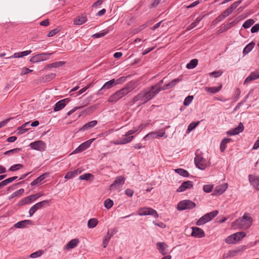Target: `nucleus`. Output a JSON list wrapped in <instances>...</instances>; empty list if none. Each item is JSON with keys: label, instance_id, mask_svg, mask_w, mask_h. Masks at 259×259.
Listing matches in <instances>:
<instances>
[{"label": "nucleus", "instance_id": "nucleus-2", "mask_svg": "<svg viewBox=\"0 0 259 259\" xmlns=\"http://www.w3.org/2000/svg\"><path fill=\"white\" fill-rule=\"evenodd\" d=\"M133 89L134 88L130 85L122 88L110 96L108 99V101L110 103H115L130 93Z\"/></svg>", "mask_w": 259, "mask_h": 259}, {"label": "nucleus", "instance_id": "nucleus-46", "mask_svg": "<svg viewBox=\"0 0 259 259\" xmlns=\"http://www.w3.org/2000/svg\"><path fill=\"white\" fill-rule=\"evenodd\" d=\"M208 222V221L207 220L205 216L204 215L201 217L196 223V225L197 226H201L205 223Z\"/></svg>", "mask_w": 259, "mask_h": 259}, {"label": "nucleus", "instance_id": "nucleus-48", "mask_svg": "<svg viewBox=\"0 0 259 259\" xmlns=\"http://www.w3.org/2000/svg\"><path fill=\"white\" fill-rule=\"evenodd\" d=\"M23 167V165L21 164H14L10 167L9 170L11 171H15L19 170Z\"/></svg>", "mask_w": 259, "mask_h": 259}, {"label": "nucleus", "instance_id": "nucleus-3", "mask_svg": "<svg viewBox=\"0 0 259 259\" xmlns=\"http://www.w3.org/2000/svg\"><path fill=\"white\" fill-rule=\"evenodd\" d=\"M252 222V218L249 216V214L245 212L241 218L236 220L234 222V225L238 227L247 229L251 226Z\"/></svg>", "mask_w": 259, "mask_h": 259}, {"label": "nucleus", "instance_id": "nucleus-40", "mask_svg": "<svg viewBox=\"0 0 259 259\" xmlns=\"http://www.w3.org/2000/svg\"><path fill=\"white\" fill-rule=\"evenodd\" d=\"M225 242L227 244H234L236 241V239L234 236V234L227 237L225 239Z\"/></svg>", "mask_w": 259, "mask_h": 259}, {"label": "nucleus", "instance_id": "nucleus-44", "mask_svg": "<svg viewBox=\"0 0 259 259\" xmlns=\"http://www.w3.org/2000/svg\"><path fill=\"white\" fill-rule=\"evenodd\" d=\"M179 81V78H176V79L172 80L171 81H170L168 83L165 84V89H166V90H167V89H169L170 88H171L175 87Z\"/></svg>", "mask_w": 259, "mask_h": 259}, {"label": "nucleus", "instance_id": "nucleus-29", "mask_svg": "<svg viewBox=\"0 0 259 259\" xmlns=\"http://www.w3.org/2000/svg\"><path fill=\"white\" fill-rule=\"evenodd\" d=\"M97 124V121L92 120L88 123L85 124L81 128H80L79 131H85L89 128L94 127Z\"/></svg>", "mask_w": 259, "mask_h": 259}, {"label": "nucleus", "instance_id": "nucleus-30", "mask_svg": "<svg viewBox=\"0 0 259 259\" xmlns=\"http://www.w3.org/2000/svg\"><path fill=\"white\" fill-rule=\"evenodd\" d=\"M56 76V74L55 73H51L49 74H47L42 77H40L39 80L40 81L42 82H49L54 78Z\"/></svg>", "mask_w": 259, "mask_h": 259}, {"label": "nucleus", "instance_id": "nucleus-34", "mask_svg": "<svg viewBox=\"0 0 259 259\" xmlns=\"http://www.w3.org/2000/svg\"><path fill=\"white\" fill-rule=\"evenodd\" d=\"M113 233H110L109 232H107L106 236L103 240V246L104 248L106 247L109 242V240H110L111 238L113 236Z\"/></svg>", "mask_w": 259, "mask_h": 259}, {"label": "nucleus", "instance_id": "nucleus-52", "mask_svg": "<svg viewBox=\"0 0 259 259\" xmlns=\"http://www.w3.org/2000/svg\"><path fill=\"white\" fill-rule=\"evenodd\" d=\"M241 3V1L234 2L228 8L233 12Z\"/></svg>", "mask_w": 259, "mask_h": 259}, {"label": "nucleus", "instance_id": "nucleus-60", "mask_svg": "<svg viewBox=\"0 0 259 259\" xmlns=\"http://www.w3.org/2000/svg\"><path fill=\"white\" fill-rule=\"evenodd\" d=\"M223 72L222 71H217L211 72L209 75L212 76L214 77H218L222 75Z\"/></svg>", "mask_w": 259, "mask_h": 259}, {"label": "nucleus", "instance_id": "nucleus-33", "mask_svg": "<svg viewBox=\"0 0 259 259\" xmlns=\"http://www.w3.org/2000/svg\"><path fill=\"white\" fill-rule=\"evenodd\" d=\"M222 88V85L218 87H205L204 90L210 93L215 94L219 92L221 90Z\"/></svg>", "mask_w": 259, "mask_h": 259}, {"label": "nucleus", "instance_id": "nucleus-12", "mask_svg": "<svg viewBox=\"0 0 259 259\" xmlns=\"http://www.w3.org/2000/svg\"><path fill=\"white\" fill-rule=\"evenodd\" d=\"M29 146L32 149L42 151L46 148V143L41 140H38L30 144Z\"/></svg>", "mask_w": 259, "mask_h": 259}, {"label": "nucleus", "instance_id": "nucleus-42", "mask_svg": "<svg viewBox=\"0 0 259 259\" xmlns=\"http://www.w3.org/2000/svg\"><path fill=\"white\" fill-rule=\"evenodd\" d=\"M198 64V60L196 59H192L190 62L187 64V68L188 69H193Z\"/></svg>", "mask_w": 259, "mask_h": 259}, {"label": "nucleus", "instance_id": "nucleus-7", "mask_svg": "<svg viewBox=\"0 0 259 259\" xmlns=\"http://www.w3.org/2000/svg\"><path fill=\"white\" fill-rule=\"evenodd\" d=\"M52 54V53H43L37 54L32 57L30 59V61L35 63L47 60L48 59V56H51Z\"/></svg>", "mask_w": 259, "mask_h": 259}, {"label": "nucleus", "instance_id": "nucleus-17", "mask_svg": "<svg viewBox=\"0 0 259 259\" xmlns=\"http://www.w3.org/2000/svg\"><path fill=\"white\" fill-rule=\"evenodd\" d=\"M245 249V247L243 246L241 249H234V250H229L227 253L223 255V258H227L228 257H233L237 255L241 252V251H243Z\"/></svg>", "mask_w": 259, "mask_h": 259}, {"label": "nucleus", "instance_id": "nucleus-53", "mask_svg": "<svg viewBox=\"0 0 259 259\" xmlns=\"http://www.w3.org/2000/svg\"><path fill=\"white\" fill-rule=\"evenodd\" d=\"M42 253H43L42 251L41 250H39L35 252L31 253L29 256L31 258H36V257L40 256L42 254Z\"/></svg>", "mask_w": 259, "mask_h": 259}, {"label": "nucleus", "instance_id": "nucleus-38", "mask_svg": "<svg viewBox=\"0 0 259 259\" xmlns=\"http://www.w3.org/2000/svg\"><path fill=\"white\" fill-rule=\"evenodd\" d=\"M255 46V43L253 42H251L249 44H248L243 49V53L244 55H246L250 52L254 48Z\"/></svg>", "mask_w": 259, "mask_h": 259}, {"label": "nucleus", "instance_id": "nucleus-37", "mask_svg": "<svg viewBox=\"0 0 259 259\" xmlns=\"http://www.w3.org/2000/svg\"><path fill=\"white\" fill-rule=\"evenodd\" d=\"M231 141V139L230 138H225L224 139L220 144V150L222 152H224L226 148V145L228 143Z\"/></svg>", "mask_w": 259, "mask_h": 259}, {"label": "nucleus", "instance_id": "nucleus-49", "mask_svg": "<svg viewBox=\"0 0 259 259\" xmlns=\"http://www.w3.org/2000/svg\"><path fill=\"white\" fill-rule=\"evenodd\" d=\"M94 176L92 174L87 173L83 175H82L79 176V179L81 180H85L88 181L90 180L91 178H93Z\"/></svg>", "mask_w": 259, "mask_h": 259}, {"label": "nucleus", "instance_id": "nucleus-58", "mask_svg": "<svg viewBox=\"0 0 259 259\" xmlns=\"http://www.w3.org/2000/svg\"><path fill=\"white\" fill-rule=\"evenodd\" d=\"M213 188V186L212 185H205L203 186V190L204 192L206 193L210 192Z\"/></svg>", "mask_w": 259, "mask_h": 259}, {"label": "nucleus", "instance_id": "nucleus-54", "mask_svg": "<svg viewBox=\"0 0 259 259\" xmlns=\"http://www.w3.org/2000/svg\"><path fill=\"white\" fill-rule=\"evenodd\" d=\"M64 63L65 62L63 61L56 62L51 64L50 65V67L52 68H58L62 66Z\"/></svg>", "mask_w": 259, "mask_h": 259}, {"label": "nucleus", "instance_id": "nucleus-4", "mask_svg": "<svg viewBox=\"0 0 259 259\" xmlns=\"http://www.w3.org/2000/svg\"><path fill=\"white\" fill-rule=\"evenodd\" d=\"M139 130V128L134 127L132 130L127 132L124 136L125 138H121L111 142L114 145H123L130 143L134 138V136H131Z\"/></svg>", "mask_w": 259, "mask_h": 259}, {"label": "nucleus", "instance_id": "nucleus-6", "mask_svg": "<svg viewBox=\"0 0 259 259\" xmlns=\"http://www.w3.org/2000/svg\"><path fill=\"white\" fill-rule=\"evenodd\" d=\"M138 214L140 216L151 215L155 218H158V214L157 211L150 207H144L139 209L138 211Z\"/></svg>", "mask_w": 259, "mask_h": 259}, {"label": "nucleus", "instance_id": "nucleus-39", "mask_svg": "<svg viewBox=\"0 0 259 259\" xmlns=\"http://www.w3.org/2000/svg\"><path fill=\"white\" fill-rule=\"evenodd\" d=\"M175 171L179 175L184 177H188L189 176V172L182 168H177L175 169Z\"/></svg>", "mask_w": 259, "mask_h": 259}, {"label": "nucleus", "instance_id": "nucleus-11", "mask_svg": "<svg viewBox=\"0 0 259 259\" xmlns=\"http://www.w3.org/2000/svg\"><path fill=\"white\" fill-rule=\"evenodd\" d=\"M125 179L122 176H118L116 177L115 180L110 185V190H116L118 189L123 185L125 182Z\"/></svg>", "mask_w": 259, "mask_h": 259}, {"label": "nucleus", "instance_id": "nucleus-41", "mask_svg": "<svg viewBox=\"0 0 259 259\" xmlns=\"http://www.w3.org/2000/svg\"><path fill=\"white\" fill-rule=\"evenodd\" d=\"M234 24H235V23L234 22H231L227 24H225L222 26V28L219 30V32L220 33H221V32L226 31L227 30L231 28L232 27H233Z\"/></svg>", "mask_w": 259, "mask_h": 259}, {"label": "nucleus", "instance_id": "nucleus-16", "mask_svg": "<svg viewBox=\"0 0 259 259\" xmlns=\"http://www.w3.org/2000/svg\"><path fill=\"white\" fill-rule=\"evenodd\" d=\"M192 236L197 238H202L205 236V233L202 229L196 227H192Z\"/></svg>", "mask_w": 259, "mask_h": 259}, {"label": "nucleus", "instance_id": "nucleus-45", "mask_svg": "<svg viewBox=\"0 0 259 259\" xmlns=\"http://www.w3.org/2000/svg\"><path fill=\"white\" fill-rule=\"evenodd\" d=\"M234 236L236 239V241H239L243 239L245 236L246 233L244 232H239L234 233Z\"/></svg>", "mask_w": 259, "mask_h": 259}, {"label": "nucleus", "instance_id": "nucleus-10", "mask_svg": "<svg viewBox=\"0 0 259 259\" xmlns=\"http://www.w3.org/2000/svg\"><path fill=\"white\" fill-rule=\"evenodd\" d=\"M49 200H44L36 203L33 205L29 209V215L30 216L32 215L38 209H41V208L45 207L46 205H49Z\"/></svg>", "mask_w": 259, "mask_h": 259}, {"label": "nucleus", "instance_id": "nucleus-55", "mask_svg": "<svg viewBox=\"0 0 259 259\" xmlns=\"http://www.w3.org/2000/svg\"><path fill=\"white\" fill-rule=\"evenodd\" d=\"M21 150L20 148H15L13 149H11L8 151H6L4 153V154L6 155H9V154H12L14 153H16L19 152Z\"/></svg>", "mask_w": 259, "mask_h": 259}, {"label": "nucleus", "instance_id": "nucleus-18", "mask_svg": "<svg viewBox=\"0 0 259 259\" xmlns=\"http://www.w3.org/2000/svg\"><path fill=\"white\" fill-rule=\"evenodd\" d=\"M193 182L190 181H187L183 182L181 185L177 189V192H182L185 191L187 189L193 187Z\"/></svg>", "mask_w": 259, "mask_h": 259}, {"label": "nucleus", "instance_id": "nucleus-64", "mask_svg": "<svg viewBox=\"0 0 259 259\" xmlns=\"http://www.w3.org/2000/svg\"><path fill=\"white\" fill-rule=\"evenodd\" d=\"M24 189L21 188V189H19V190L15 191L14 193V195L16 196V197H18V196L21 195L24 193Z\"/></svg>", "mask_w": 259, "mask_h": 259}, {"label": "nucleus", "instance_id": "nucleus-23", "mask_svg": "<svg viewBox=\"0 0 259 259\" xmlns=\"http://www.w3.org/2000/svg\"><path fill=\"white\" fill-rule=\"evenodd\" d=\"M87 21V18L85 15L82 14L81 16L77 17L73 20L74 24L75 25H81Z\"/></svg>", "mask_w": 259, "mask_h": 259}, {"label": "nucleus", "instance_id": "nucleus-36", "mask_svg": "<svg viewBox=\"0 0 259 259\" xmlns=\"http://www.w3.org/2000/svg\"><path fill=\"white\" fill-rule=\"evenodd\" d=\"M98 221L96 218L90 219L88 222V227L90 229L95 228L98 224Z\"/></svg>", "mask_w": 259, "mask_h": 259}, {"label": "nucleus", "instance_id": "nucleus-43", "mask_svg": "<svg viewBox=\"0 0 259 259\" xmlns=\"http://www.w3.org/2000/svg\"><path fill=\"white\" fill-rule=\"evenodd\" d=\"M202 19V17H197L195 20L192 22L189 26L187 28V30H190L193 28H194L195 27H196L197 24L199 23V22L201 21V20Z\"/></svg>", "mask_w": 259, "mask_h": 259}, {"label": "nucleus", "instance_id": "nucleus-20", "mask_svg": "<svg viewBox=\"0 0 259 259\" xmlns=\"http://www.w3.org/2000/svg\"><path fill=\"white\" fill-rule=\"evenodd\" d=\"M232 12L229 9L227 8L226 10L223 12L215 19L214 20V22L218 23L224 20L226 17L228 16Z\"/></svg>", "mask_w": 259, "mask_h": 259}, {"label": "nucleus", "instance_id": "nucleus-35", "mask_svg": "<svg viewBox=\"0 0 259 259\" xmlns=\"http://www.w3.org/2000/svg\"><path fill=\"white\" fill-rule=\"evenodd\" d=\"M219 213V211L217 210H213L211 212L207 213L206 214H204L205 216V218H206L207 220L208 221V222L212 220L215 216L218 215Z\"/></svg>", "mask_w": 259, "mask_h": 259}, {"label": "nucleus", "instance_id": "nucleus-56", "mask_svg": "<svg viewBox=\"0 0 259 259\" xmlns=\"http://www.w3.org/2000/svg\"><path fill=\"white\" fill-rule=\"evenodd\" d=\"M60 29L57 28H55L51 31H50V32L48 34L47 36L48 37H52L56 35L57 33H58L60 31Z\"/></svg>", "mask_w": 259, "mask_h": 259}, {"label": "nucleus", "instance_id": "nucleus-47", "mask_svg": "<svg viewBox=\"0 0 259 259\" xmlns=\"http://www.w3.org/2000/svg\"><path fill=\"white\" fill-rule=\"evenodd\" d=\"M113 204V201L110 199H107L104 202V206L108 209L111 208Z\"/></svg>", "mask_w": 259, "mask_h": 259}, {"label": "nucleus", "instance_id": "nucleus-50", "mask_svg": "<svg viewBox=\"0 0 259 259\" xmlns=\"http://www.w3.org/2000/svg\"><path fill=\"white\" fill-rule=\"evenodd\" d=\"M254 21L252 19H248L243 24L242 26L244 28H248L252 25Z\"/></svg>", "mask_w": 259, "mask_h": 259}, {"label": "nucleus", "instance_id": "nucleus-61", "mask_svg": "<svg viewBox=\"0 0 259 259\" xmlns=\"http://www.w3.org/2000/svg\"><path fill=\"white\" fill-rule=\"evenodd\" d=\"M32 71V70H30L27 68H23L21 72L20 75L21 76L26 75L29 72H31Z\"/></svg>", "mask_w": 259, "mask_h": 259}, {"label": "nucleus", "instance_id": "nucleus-31", "mask_svg": "<svg viewBox=\"0 0 259 259\" xmlns=\"http://www.w3.org/2000/svg\"><path fill=\"white\" fill-rule=\"evenodd\" d=\"M48 174L47 173H45L38 178H37L36 179H35L34 181H33L30 185L31 186H34L38 183H40L41 181H42L47 176Z\"/></svg>", "mask_w": 259, "mask_h": 259}, {"label": "nucleus", "instance_id": "nucleus-5", "mask_svg": "<svg viewBox=\"0 0 259 259\" xmlns=\"http://www.w3.org/2000/svg\"><path fill=\"white\" fill-rule=\"evenodd\" d=\"M195 203L189 200L181 201L177 204V208L178 210L182 211L186 209H191L195 207Z\"/></svg>", "mask_w": 259, "mask_h": 259}, {"label": "nucleus", "instance_id": "nucleus-8", "mask_svg": "<svg viewBox=\"0 0 259 259\" xmlns=\"http://www.w3.org/2000/svg\"><path fill=\"white\" fill-rule=\"evenodd\" d=\"M43 195V194L41 193H38L35 194L31 195L28 196L26 197H25L22 199L19 202V204L20 205H23L26 204L30 203L32 201H34L39 197H41Z\"/></svg>", "mask_w": 259, "mask_h": 259}, {"label": "nucleus", "instance_id": "nucleus-22", "mask_svg": "<svg viewBox=\"0 0 259 259\" xmlns=\"http://www.w3.org/2000/svg\"><path fill=\"white\" fill-rule=\"evenodd\" d=\"M259 78V71L252 72L250 75L246 77L244 81V84H247Z\"/></svg>", "mask_w": 259, "mask_h": 259}, {"label": "nucleus", "instance_id": "nucleus-51", "mask_svg": "<svg viewBox=\"0 0 259 259\" xmlns=\"http://www.w3.org/2000/svg\"><path fill=\"white\" fill-rule=\"evenodd\" d=\"M193 99V96H188L187 97L184 101V105L186 106H187L190 104V103L192 102V100Z\"/></svg>", "mask_w": 259, "mask_h": 259}, {"label": "nucleus", "instance_id": "nucleus-63", "mask_svg": "<svg viewBox=\"0 0 259 259\" xmlns=\"http://www.w3.org/2000/svg\"><path fill=\"white\" fill-rule=\"evenodd\" d=\"M259 30V24H255L251 29V33H255Z\"/></svg>", "mask_w": 259, "mask_h": 259}, {"label": "nucleus", "instance_id": "nucleus-26", "mask_svg": "<svg viewBox=\"0 0 259 259\" xmlns=\"http://www.w3.org/2000/svg\"><path fill=\"white\" fill-rule=\"evenodd\" d=\"M79 241L78 239L75 238L71 240L65 246V249H70L75 248L77 246Z\"/></svg>", "mask_w": 259, "mask_h": 259}, {"label": "nucleus", "instance_id": "nucleus-57", "mask_svg": "<svg viewBox=\"0 0 259 259\" xmlns=\"http://www.w3.org/2000/svg\"><path fill=\"white\" fill-rule=\"evenodd\" d=\"M199 122L198 121V122H193L190 123L188 125L187 130L189 132L192 131L196 127V126L199 124Z\"/></svg>", "mask_w": 259, "mask_h": 259}, {"label": "nucleus", "instance_id": "nucleus-1", "mask_svg": "<svg viewBox=\"0 0 259 259\" xmlns=\"http://www.w3.org/2000/svg\"><path fill=\"white\" fill-rule=\"evenodd\" d=\"M164 79V78L154 85H152L141 91L133 99L132 101L133 104H135L137 102H139V105L146 104L149 101L154 98L160 92L166 90L165 84L163 87H161L162 84L163 83Z\"/></svg>", "mask_w": 259, "mask_h": 259}, {"label": "nucleus", "instance_id": "nucleus-59", "mask_svg": "<svg viewBox=\"0 0 259 259\" xmlns=\"http://www.w3.org/2000/svg\"><path fill=\"white\" fill-rule=\"evenodd\" d=\"M107 33V31H105L101 33H96L93 34L92 36L94 38H100L105 36Z\"/></svg>", "mask_w": 259, "mask_h": 259}, {"label": "nucleus", "instance_id": "nucleus-32", "mask_svg": "<svg viewBox=\"0 0 259 259\" xmlns=\"http://www.w3.org/2000/svg\"><path fill=\"white\" fill-rule=\"evenodd\" d=\"M30 122H26L23 124L21 126L17 128V135H20L28 130V128H26V125H29Z\"/></svg>", "mask_w": 259, "mask_h": 259}, {"label": "nucleus", "instance_id": "nucleus-21", "mask_svg": "<svg viewBox=\"0 0 259 259\" xmlns=\"http://www.w3.org/2000/svg\"><path fill=\"white\" fill-rule=\"evenodd\" d=\"M249 181L251 184L256 190H259V178L256 176L249 175Z\"/></svg>", "mask_w": 259, "mask_h": 259}, {"label": "nucleus", "instance_id": "nucleus-62", "mask_svg": "<svg viewBox=\"0 0 259 259\" xmlns=\"http://www.w3.org/2000/svg\"><path fill=\"white\" fill-rule=\"evenodd\" d=\"M156 138V133L155 132H151L149 134H148L145 137H144V139H149V138H151V139H153V138Z\"/></svg>", "mask_w": 259, "mask_h": 259}, {"label": "nucleus", "instance_id": "nucleus-24", "mask_svg": "<svg viewBox=\"0 0 259 259\" xmlns=\"http://www.w3.org/2000/svg\"><path fill=\"white\" fill-rule=\"evenodd\" d=\"M227 188V183H225L223 185L217 186L214 190V193L215 194L221 195L226 191Z\"/></svg>", "mask_w": 259, "mask_h": 259}, {"label": "nucleus", "instance_id": "nucleus-14", "mask_svg": "<svg viewBox=\"0 0 259 259\" xmlns=\"http://www.w3.org/2000/svg\"><path fill=\"white\" fill-rule=\"evenodd\" d=\"M69 98H66L57 102L54 106V111H59L64 108L65 106L70 102Z\"/></svg>", "mask_w": 259, "mask_h": 259}, {"label": "nucleus", "instance_id": "nucleus-27", "mask_svg": "<svg viewBox=\"0 0 259 259\" xmlns=\"http://www.w3.org/2000/svg\"><path fill=\"white\" fill-rule=\"evenodd\" d=\"M115 85H116L115 79H112L106 82L103 85V87L101 88L100 90L101 91V90H106L110 89Z\"/></svg>", "mask_w": 259, "mask_h": 259}, {"label": "nucleus", "instance_id": "nucleus-15", "mask_svg": "<svg viewBox=\"0 0 259 259\" xmlns=\"http://www.w3.org/2000/svg\"><path fill=\"white\" fill-rule=\"evenodd\" d=\"M244 126L242 122H240L237 127L228 131L227 133L228 135L234 136L239 134L244 130Z\"/></svg>", "mask_w": 259, "mask_h": 259}, {"label": "nucleus", "instance_id": "nucleus-25", "mask_svg": "<svg viewBox=\"0 0 259 259\" xmlns=\"http://www.w3.org/2000/svg\"><path fill=\"white\" fill-rule=\"evenodd\" d=\"M31 53V51L28 50L21 52L15 53L14 54L11 56L6 58V59H11V58H21L24 56H26Z\"/></svg>", "mask_w": 259, "mask_h": 259}, {"label": "nucleus", "instance_id": "nucleus-19", "mask_svg": "<svg viewBox=\"0 0 259 259\" xmlns=\"http://www.w3.org/2000/svg\"><path fill=\"white\" fill-rule=\"evenodd\" d=\"M156 247L159 252L163 255H165L167 253L166 249L168 248V245L165 242H157L156 243Z\"/></svg>", "mask_w": 259, "mask_h": 259}, {"label": "nucleus", "instance_id": "nucleus-13", "mask_svg": "<svg viewBox=\"0 0 259 259\" xmlns=\"http://www.w3.org/2000/svg\"><path fill=\"white\" fill-rule=\"evenodd\" d=\"M94 140V139H92L82 143L71 154L79 153L85 150L90 146Z\"/></svg>", "mask_w": 259, "mask_h": 259}, {"label": "nucleus", "instance_id": "nucleus-28", "mask_svg": "<svg viewBox=\"0 0 259 259\" xmlns=\"http://www.w3.org/2000/svg\"><path fill=\"white\" fill-rule=\"evenodd\" d=\"M31 224V221L30 220H24L22 221H20L14 225V227L17 228H23L25 227L27 225H30Z\"/></svg>", "mask_w": 259, "mask_h": 259}, {"label": "nucleus", "instance_id": "nucleus-9", "mask_svg": "<svg viewBox=\"0 0 259 259\" xmlns=\"http://www.w3.org/2000/svg\"><path fill=\"white\" fill-rule=\"evenodd\" d=\"M194 162L197 168L203 170L207 166L206 160L201 156L197 155L194 158Z\"/></svg>", "mask_w": 259, "mask_h": 259}]
</instances>
